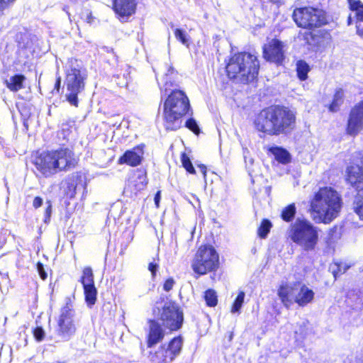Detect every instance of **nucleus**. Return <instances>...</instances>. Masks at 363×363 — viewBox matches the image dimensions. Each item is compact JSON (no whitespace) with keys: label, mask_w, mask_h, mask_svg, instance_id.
Instances as JSON below:
<instances>
[{"label":"nucleus","mask_w":363,"mask_h":363,"mask_svg":"<svg viewBox=\"0 0 363 363\" xmlns=\"http://www.w3.org/2000/svg\"><path fill=\"white\" fill-rule=\"evenodd\" d=\"M342 207L339 194L331 187L320 188L311 201V216L316 223H329Z\"/></svg>","instance_id":"1"},{"label":"nucleus","mask_w":363,"mask_h":363,"mask_svg":"<svg viewBox=\"0 0 363 363\" xmlns=\"http://www.w3.org/2000/svg\"><path fill=\"white\" fill-rule=\"evenodd\" d=\"M259 69V62L257 57L247 52L235 54L226 65L229 78H239L240 81L244 84L257 78Z\"/></svg>","instance_id":"2"},{"label":"nucleus","mask_w":363,"mask_h":363,"mask_svg":"<svg viewBox=\"0 0 363 363\" xmlns=\"http://www.w3.org/2000/svg\"><path fill=\"white\" fill-rule=\"evenodd\" d=\"M190 109L186 94L179 89L172 90L164 103V118L166 129L176 130L182 125V118Z\"/></svg>","instance_id":"3"},{"label":"nucleus","mask_w":363,"mask_h":363,"mask_svg":"<svg viewBox=\"0 0 363 363\" xmlns=\"http://www.w3.org/2000/svg\"><path fill=\"white\" fill-rule=\"evenodd\" d=\"M291 240L306 252L313 251L318 242V228L306 218H297L288 230Z\"/></svg>","instance_id":"4"},{"label":"nucleus","mask_w":363,"mask_h":363,"mask_svg":"<svg viewBox=\"0 0 363 363\" xmlns=\"http://www.w3.org/2000/svg\"><path fill=\"white\" fill-rule=\"evenodd\" d=\"M86 79L85 70L79 67L78 65L74 66L72 61L69 68L66 70L65 82L67 89L65 97L72 106H78V95L84 89Z\"/></svg>","instance_id":"5"},{"label":"nucleus","mask_w":363,"mask_h":363,"mask_svg":"<svg viewBox=\"0 0 363 363\" xmlns=\"http://www.w3.org/2000/svg\"><path fill=\"white\" fill-rule=\"evenodd\" d=\"M75 312L69 298L62 307L55 330L54 338L56 342H67L74 337L77 328L74 321Z\"/></svg>","instance_id":"6"},{"label":"nucleus","mask_w":363,"mask_h":363,"mask_svg":"<svg viewBox=\"0 0 363 363\" xmlns=\"http://www.w3.org/2000/svg\"><path fill=\"white\" fill-rule=\"evenodd\" d=\"M219 257L212 246L201 247L195 256L192 268L195 273L205 274L218 267Z\"/></svg>","instance_id":"7"},{"label":"nucleus","mask_w":363,"mask_h":363,"mask_svg":"<svg viewBox=\"0 0 363 363\" xmlns=\"http://www.w3.org/2000/svg\"><path fill=\"white\" fill-rule=\"evenodd\" d=\"M159 320L162 325L171 331L180 329L184 322V313L175 302L167 301L160 311Z\"/></svg>","instance_id":"8"},{"label":"nucleus","mask_w":363,"mask_h":363,"mask_svg":"<svg viewBox=\"0 0 363 363\" xmlns=\"http://www.w3.org/2000/svg\"><path fill=\"white\" fill-rule=\"evenodd\" d=\"M276 105L262 109L255 118L257 130L269 135H276Z\"/></svg>","instance_id":"9"},{"label":"nucleus","mask_w":363,"mask_h":363,"mask_svg":"<svg viewBox=\"0 0 363 363\" xmlns=\"http://www.w3.org/2000/svg\"><path fill=\"white\" fill-rule=\"evenodd\" d=\"M276 135L287 134L294 129L296 113L288 107L276 105Z\"/></svg>","instance_id":"10"},{"label":"nucleus","mask_w":363,"mask_h":363,"mask_svg":"<svg viewBox=\"0 0 363 363\" xmlns=\"http://www.w3.org/2000/svg\"><path fill=\"white\" fill-rule=\"evenodd\" d=\"M304 39L306 43L315 52L323 51L330 45L332 41L331 35L325 30L306 33Z\"/></svg>","instance_id":"11"},{"label":"nucleus","mask_w":363,"mask_h":363,"mask_svg":"<svg viewBox=\"0 0 363 363\" xmlns=\"http://www.w3.org/2000/svg\"><path fill=\"white\" fill-rule=\"evenodd\" d=\"M285 45L278 39H272L263 46V56L267 61L281 65L285 59Z\"/></svg>","instance_id":"12"},{"label":"nucleus","mask_w":363,"mask_h":363,"mask_svg":"<svg viewBox=\"0 0 363 363\" xmlns=\"http://www.w3.org/2000/svg\"><path fill=\"white\" fill-rule=\"evenodd\" d=\"M33 164L37 170L45 177H49L57 172L52 151L40 154L34 159Z\"/></svg>","instance_id":"13"},{"label":"nucleus","mask_w":363,"mask_h":363,"mask_svg":"<svg viewBox=\"0 0 363 363\" xmlns=\"http://www.w3.org/2000/svg\"><path fill=\"white\" fill-rule=\"evenodd\" d=\"M347 133L354 136L363 130V101L357 104L350 111L347 124Z\"/></svg>","instance_id":"14"},{"label":"nucleus","mask_w":363,"mask_h":363,"mask_svg":"<svg viewBox=\"0 0 363 363\" xmlns=\"http://www.w3.org/2000/svg\"><path fill=\"white\" fill-rule=\"evenodd\" d=\"M357 160L352 165L347 169V180L358 191L363 187V154H357Z\"/></svg>","instance_id":"15"},{"label":"nucleus","mask_w":363,"mask_h":363,"mask_svg":"<svg viewBox=\"0 0 363 363\" xmlns=\"http://www.w3.org/2000/svg\"><path fill=\"white\" fill-rule=\"evenodd\" d=\"M55 158L57 171L67 170L72 168L77 164V160L74 157L73 152L69 148H60L52 150Z\"/></svg>","instance_id":"16"},{"label":"nucleus","mask_w":363,"mask_h":363,"mask_svg":"<svg viewBox=\"0 0 363 363\" xmlns=\"http://www.w3.org/2000/svg\"><path fill=\"white\" fill-rule=\"evenodd\" d=\"M156 78L162 93L177 89L180 83V76L172 66H167L166 72L160 78L156 74Z\"/></svg>","instance_id":"17"},{"label":"nucleus","mask_w":363,"mask_h":363,"mask_svg":"<svg viewBox=\"0 0 363 363\" xmlns=\"http://www.w3.org/2000/svg\"><path fill=\"white\" fill-rule=\"evenodd\" d=\"M136 6V0H114L113 9L121 21H128L135 13Z\"/></svg>","instance_id":"18"},{"label":"nucleus","mask_w":363,"mask_h":363,"mask_svg":"<svg viewBox=\"0 0 363 363\" xmlns=\"http://www.w3.org/2000/svg\"><path fill=\"white\" fill-rule=\"evenodd\" d=\"M145 145L140 144L126 150L123 155L119 158V164H126L131 167H136L141 164L144 155Z\"/></svg>","instance_id":"19"},{"label":"nucleus","mask_w":363,"mask_h":363,"mask_svg":"<svg viewBox=\"0 0 363 363\" xmlns=\"http://www.w3.org/2000/svg\"><path fill=\"white\" fill-rule=\"evenodd\" d=\"M298 285L297 284H286L280 286L278 289V296L285 306L289 307L292 303Z\"/></svg>","instance_id":"20"},{"label":"nucleus","mask_w":363,"mask_h":363,"mask_svg":"<svg viewBox=\"0 0 363 363\" xmlns=\"http://www.w3.org/2000/svg\"><path fill=\"white\" fill-rule=\"evenodd\" d=\"M311 15L310 7L296 9L293 13V19L298 27L311 29Z\"/></svg>","instance_id":"21"},{"label":"nucleus","mask_w":363,"mask_h":363,"mask_svg":"<svg viewBox=\"0 0 363 363\" xmlns=\"http://www.w3.org/2000/svg\"><path fill=\"white\" fill-rule=\"evenodd\" d=\"M150 330L147 337V347H152L162 340L164 332L161 325L156 320H150Z\"/></svg>","instance_id":"22"},{"label":"nucleus","mask_w":363,"mask_h":363,"mask_svg":"<svg viewBox=\"0 0 363 363\" xmlns=\"http://www.w3.org/2000/svg\"><path fill=\"white\" fill-rule=\"evenodd\" d=\"M313 297L314 292L306 286L302 285L300 289L297 288L294 301L300 306H305L313 301Z\"/></svg>","instance_id":"23"},{"label":"nucleus","mask_w":363,"mask_h":363,"mask_svg":"<svg viewBox=\"0 0 363 363\" xmlns=\"http://www.w3.org/2000/svg\"><path fill=\"white\" fill-rule=\"evenodd\" d=\"M311 28L320 27L328 23L325 12L320 9L310 7Z\"/></svg>","instance_id":"24"},{"label":"nucleus","mask_w":363,"mask_h":363,"mask_svg":"<svg viewBox=\"0 0 363 363\" xmlns=\"http://www.w3.org/2000/svg\"><path fill=\"white\" fill-rule=\"evenodd\" d=\"M74 125L75 121L72 119L69 118L63 121L61 125V129L58 132L59 138H62L64 141H68Z\"/></svg>","instance_id":"25"},{"label":"nucleus","mask_w":363,"mask_h":363,"mask_svg":"<svg viewBox=\"0 0 363 363\" xmlns=\"http://www.w3.org/2000/svg\"><path fill=\"white\" fill-rule=\"evenodd\" d=\"M26 77L22 74H16L5 81L6 86L11 91H18L23 87V82Z\"/></svg>","instance_id":"26"},{"label":"nucleus","mask_w":363,"mask_h":363,"mask_svg":"<svg viewBox=\"0 0 363 363\" xmlns=\"http://www.w3.org/2000/svg\"><path fill=\"white\" fill-rule=\"evenodd\" d=\"M311 333V328L308 321H303L298 324V328L295 330V338L296 341L302 342L308 335Z\"/></svg>","instance_id":"27"},{"label":"nucleus","mask_w":363,"mask_h":363,"mask_svg":"<svg viewBox=\"0 0 363 363\" xmlns=\"http://www.w3.org/2000/svg\"><path fill=\"white\" fill-rule=\"evenodd\" d=\"M130 67L127 65H125V70L123 72L117 74L113 76L115 82L120 87H125L130 79Z\"/></svg>","instance_id":"28"},{"label":"nucleus","mask_w":363,"mask_h":363,"mask_svg":"<svg viewBox=\"0 0 363 363\" xmlns=\"http://www.w3.org/2000/svg\"><path fill=\"white\" fill-rule=\"evenodd\" d=\"M350 10L354 13L355 21H363V4L360 0H347Z\"/></svg>","instance_id":"29"},{"label":"nucleus","mask_w":363,"mask_h":363,"mask_svg":"<svg viewBox=\"0 0 363 363\" xmlns=\"http://www.w3.org/2000/svg\"><path fill=\"white\" fill-rule=\"evenodd\" d=\"M344 101V91L342 89L335 91L332 103L329 106V111L337 112Z\"/></svg>","instance_id":"30"},{"label":"nucleus","mask_w":363,"mask_h":363,"mask_svg":"<svg viewBox=\"0 0 363 363\" xmlns=\"http://www.w3.org/2000/svg\"><path fill=\"white\" fill-rule=\"evenodd\" d=\"M273 155H274L275 159L283 164H286L290 162L291 157L290 154L287 150L282 147H274L272 150Z\"/></svg>","instance_id":"31"},{"label":"nucleus","mask_w":363,"mask_h":363,"mask_svg":"<svg viewBox=\"0 0 363 363\" xmlns=\"http://www.w3.org/2000/svg\"><path fill=\"white\" fill-rule=\"evenodd\" d=\"M354 212L363 220V187L358 190L353 203Z\"/></svg>","instance_id":"32"},{"label":"nucleus","mask_w":363,"mask_h":363,"mask_svg":"<svg viewBox=\"0 0 363 363\" xmlns=\"http://www.w3.org/2000/svg\"><path fill=\"white\" fill-rule=\"evenodd\" d=\"M182 344L183 342L181 337H174L170 341L167 347L172 352L171 359H175V357L180 354Z\"/></svg>","instance_id":"33"},{"label":"nucleus","mask_w":363,"mask_h":363,"mask_svg":"<svg viewBox=\"0 0 363 363\" xmlns=\"http://www.w3.org/2000/svg\"><path fill=\"white\" fill-rule=\"evenodd\" d=\"M135 187L138 191L143 189L147 184L148 180L145 169H138L135 172Z\"/></svg>","instance_id":"34"},{"label":"nucleus","mask_w":363,"mask_h":363,"mask_svg":"<svg viewBox=\"0 0 363 363\" xmlns=\"http://www.w3.org/2000/svg\"><path fill=\"white\" fill-rule=\"evenodd\" d=\"M296 213V207L294 203H291L283 208L281 218L285 222H291L294 220Z\"/></svg>","instance_id":"35"},{"label":"nucleus","mask_w":363,"mask_h":363,"mask_svg":"<svg viewBox=\"0 0 363 363\" xmlns=\"http://www.w3.org/2000/svg\"><path fill=\"white\" fill-rule=\"evenodd\" d=\"M83 287H84V290L86 302L90 306L94 305L96 302V294H97V291H96L94 284L89 285V286H84Z\"/></svg>","instance_id":"36"},{"label":"nucleus","mask_w":363,"mask_h":363,"mask_svg":"<svg viewBox=\"0 0 363 363\" xmlns=\"http://www.w3.org/2000/svg\"><path fill=\"white\" fill-rule=\"evenodd\" d=\"M309 71L310 67L305 61L298 60L296 62L297 76L300 80H306L308 77V73Z\"/></svg>","instance_id":"37"},{"label":"nucleus","mask_w":363,"mask_h":363,"mask_svg":"<svg viewBox=\"0 0 363 363\" xmlns=\"http://www.w3.org/2000/svg\"><path fill=\"white\" fill-rule=\"evenodd\" d=\"M164 352L167 353L165 347L161 346L155 352H150L148 358L153 363H166V356H164Z\"/></svg>","instance_id":"38"},{"label":"nucleus","mask_w":363,"mask_h":363,"mask_svg":"<svg viewBox=\"0 0 363 363\" xmlns=\"http://www.w3.org/2000/svg\"><path fill=\"white\" fill-rule=\"evenodd\" d=\"M81 281L83 286L94 284V274L91 267H85L84 269Z\"/></svg>","instance_id":"39"},{"label":"nucleus","mask_w":363,"mask_h":363,"mask_svg":"<svg viewBox=\"0 0 363 363\" xmlns=\"http://www.w3.org/2000/svg\"><path fill=\"white\" fill-rule=\"evenodd\" d=\"M174 36L177 40L186 48L189 47V36L185 30L180 28H175L174 30Z\"/></svg>","instance_id":"40"},{"label":"nucleus","mask_w":363,"mask_h":363,"mask_svg":"<svg viewBox=\"0 0 363 363\" xmlns=\"http://www.w3.org/2000/svg\"><path fill=\"white\" fill-rule=\"evenodd\" d=\"M204 299L207 306L214 307L217 305L218 298L216 292L213 289H208L204 294Z\"/></svg>","instance_id":"41"},{"label":"nucleus","mask_w":363,"mask_h":363,"mask_svg":"<svg viewBox=\"0 0 363 363\" xmlns=\"http://www.w3.org/2000/svg\"><path fill=\"white\" fill-rule=\"evenodd\" d=\"M271 227V222L269 220L264 219L257 230L259 237L261 238H265L269 233Z\"/></svg>","instance_id":"42"},{"label":"nucleus","mask_w":363,"mask_h":363,"mask_svg":"<svg viewBox=\"0 0 363 363\" xmlns=\"http://www.w3.org/2000/svg\"><path fill=\"white\" fill-rule=\"evenodd\" d=\"M245 294L244 291H240L232 306L231 312L235 313L239 312L244 302Z\"/></svg>","instance_id":"43"},{"label":"nucleus","mask_w":363,"mask_h":363,"mask_svg":"<svg viewBox=\"0 0 363 363\" xmlns=\"http://www.w3.org/2000/svg\"><path fill=\"white\" fill-rule=\"evenodd\" d=\"M181 160L183 167L186 169V170L191 173V174H195L196 171L195 169L189 159V157L185 154L183 153L181 157Z\"/></svg>","instance_id":"44"},{"label":"nucleus","mask_w":363,"mask_h":363,"mask_svg":"<svg viewBox=\"0 0 363 363\" xmlns=\"http://www.w3.org/2000/svg\"><path fill=\"white\" fill-rule=\"evenodd\" d=\"M185 126L196 135L200 132L199 127L194 118L188 119L186 121Z\"/></svg>","instance_id":"45"},{"label":"nucleus","mask_w":363,"mask_h":363,"mask_svg":"<svg viewBox=\"0 0 363 363\" xmlns=\"http://www.w3.org/2000/svg\"><path fill=\"white\" fill-rule=\"evenodd\" d=\"M45 335V333L42 327L38 326L33 330V336L36 341H43L44 340Z\"/></svg>","instance_id":"46"},{"label":"nucleus","mask_w":363,"mask_h":363,"mask_svg":"<svg viewBox=\"0 0 363 363\" xmlns=\"http://www.w3.org/2000/svg\"><path fill=\"white\" fill-rule=\"evenodd\" d=\"M46 208L44 213V223H48L50 220L52 213V203L50 201L46 202Z\"/></svg>","instance_id":"47"},{"label":"nucleus","mask_w":363,"mask_h":363,"mask_svg":"<svg viewBox=\"0 0 363 363\" xmlns=\"http://www.w3.org/2000/svg\"><path fill=\"white\" fill-rule=\"evenodd\" d=\"M16 0H0V13H3L4 11L13 5Z\"/></svg>","instance_id":"48"},{"label":"nucleus","mask_w":363,"mask_h":363,"mask_svg":"<svg viewBox=\"0 0 363 363\" xmlns=\"http://www.w3.org/2000/svg\"><path fill=\"white\" fill-rule=\"evenodd\" d=\"M158 268L159 264L158 262H156L155 260L149 263L148 270L151 272L152 278L155 277Z\"/></svg>","instance_id":"49"},{"label":"nucleus","mask_w":363,"mask_h":363,"mask_svg":"<svg viewBox=\"0 0 363 363\" xmlns=\"http://www.w3.org/2000/svg\"><path fill=\"white\" fill-rule=\"evenodd\" d=\"M338 272L333 271L334 277H337V274L338 272L342 274L346 272V271L350 267V265L347 264L346 263H340L337 265Z\"/></svg>","instance_id":"50"},{"label":"nucleus","mask_w":363,"mask_h":363,"mask_svg":"<svg viewBox=\"0 0 363 363\" xmlns=\"http://www.w3.org/2000/svg\"><path fill=\"white\" fill-rule=\"evenodd\" d=\"M175 284V281L173 279V278H169L167 279L165 282L164 283V285H163V289L165 291H169L170 290L172 289L174 285Z\"/></svg>","instance_id":"51"},{"label":"nucleus","mask_w":363,"mask_h":363,"mask_svg":"<svg viewBox=\"0 0 363 363\" xmlns=\"http://www.w3.org/2000/svg\"><path fill=\"white\" fill-rule=\"evenodd\" d=\"M37 269H38V274H39L40 278L42 279L45 280L47 278L48 275L45 271L43 264L40 262H38L37 264Z\"/></svg>","instance_id":"52"},{"label":"nucleus","mask_w":363,"mask_h":363,"mask_svg":"<svg viewBox=\"0 0 363 363\" xmlns=\"http://www.w3.org/2000/svg\"><path fill=\"white\" fill-rule=\"evenodd\" d=\"M355 24L357 34L361 38H363V21L360 19L359 21H355Z\"/></svg>","instance_id":"53"},{"label":"nucleus","mask_w":363,"mask_h":363,"mask_svg":"<svg viewBox=\"0 0 363 363\" xmlns=\"http://www.w3.org/2000/svg\"><path fill=\"white\" fill-rule=\"evenodd\" d=\"M43 199L41 197L36 196L33 199V206L35 208H38L40 207L43 205Z\"/></svg>","instance_id":"54"},{"label":"nucleus","mask_w":363,"mask_h":363,"mask_svg":"<svg viewBox=\"0 0 363 363\" xmlns=\"http://www.w3.org/2000/svg\"><path fill=\"white\" fill-rule=\"evenodd\" d=\"M165 352H167V353L164 352V356H166L165 357L166 363L168 362L173 361L174 359H171L172 352H171V351L169 350V349L168 347L165 348Z\"/></svg>","instance_id":"55"},{"label":"nucleus","mask_w":363,"mask_h":363,"mask_svg":"<svg viewBox=\"0 0 363 363\" xmlns=\"http://www.w3.org/2000/svg\"><path fill=\"white\" fill-rule=\"evenodd\" d=\"M198 168H199V171L201 172V174H203V177L205 178L206 175V172H207L206 167L204 164H199V165H198Z\"/></svg>","instance_id":"56"},{"label":"nucleus","mask_w":363,"mask_h":363,"mask_svg":"<svg viewBox=\"0 0 363 363\" xmlns=\"http://www.w3.org/2000/svg\"><path fill=\"white\" fill-rule=\"evenodd\" d=\"M160 199H161V193L159 191L156 193L155 198H154L155 203L157 206V207L159 206V203H160Z\"/></svg>","instance_id":"57"},{"label":"nucleus","mask_w":363,"mask_h":363,"mask_svg":"<svg viewBox=\"0 0 363 363\" xmlns=\"http://www.w3.org/2000/svg\"><path fill=\"white\" fill-rule=\"evenodd\" d=\"M272 3L280 5L282 3V0H269Z\"/></svg>","instance_id":"58"},{"label":"nucleus","mask_w":363,"mask_h":363,"mask_svg":"<svg viewBox=\"0 0 363 363\" xmlns=\"http://www.w3.org/2000/svg\"><path fill=\"white\" fill-rule=\"evenodd\" d=\"M60 79L59 78L57 81H56V83H55V88L57 89V90L59 91V89H60Z\"/></svg>","instance_id":"59"},{"label":"nucleus","mask_w":363,"mask_h":363,"mask_svg":"<svg viewBox=\"0 0 363 363\" xmlns=\"http://www.w3.org/2000/svg\"><path fill=\"white\" fill-rule=\"evenodd\" d=\"M352 17L351 16H349L347 18V24L351 25L352 23Z\"/></svg>","instance_id":"60"},{"label":"nucleus","mask_w":363,"mask_h":363,"mask_svg":"<svg viewBox=\"0 0 363 363\" xmlns=\"http://www.w3.org/2000/svg\"><path fill=\"white\" fill-rule=\"evenodd\" d=\"M173 27H174V25L171 24V28H173Z\"/></svg>","instance_id":"61"}]
</instances>
